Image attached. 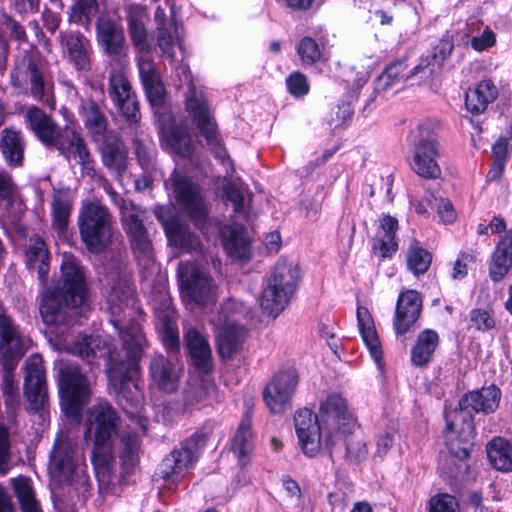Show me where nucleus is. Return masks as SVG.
I'll return each mask as SVG.
<instances>
[{
    "label": "nucleus",
    "mask_w": 512,
    "mask_h": 512,
    "mask_svg": "<svg viewBox=\"0 0 512 512\" xmlns=\"http://www.w3.org/2000/svg\"><path fill=\"white\" fill-rule=\"evenodd\" d=\"M373 61L371 57H359L356 59V64L351 67V73L355 70V77L348 76L346 81L357 88H361L369 79L372 69Z\"/></svg>",
    "instance_id": "052dcab7"
},
{
    "label": "nucleus",
    "mask_w": 512,
    "mask_h": 512,
    "mask_svg": "<svg viewBox=\"0 0 512 512\" xmlns=\"http://www.w3.org/2000/svg\"><path fill=\"white\" fill-rule=\"evenodd\" d=\"M121 417L107 401H99L88 411L86 434L93 440L92 463L97 477L105 480L115 465L114 440Z\"/></svg>",
    "instance_id": "7ed1b4c3"
},
{
    "label": "nucleus",
    "mask_w": 512,
    "mask_h": 512,
    "mask_svg": "<svg viewBox=\"0 0 512 512\" xmlns=\"http://www.w3.org/2000/svg\"><path fill=\"white\" fill-rule=\"evenodd\" d=\"M319 413L321 421L328 431L325 448L332 458L335 444L341 442L345 435L353 432L356 422L348 412L346 400L338 394L328 396L321 403Z\"/></svg>",
    "instance_id": "9b49d317"
},
{
    "label": "nucleus",
    "mask_w": 512,
    "mask_h": 512,
    "mask_svg": "<svg viewBox=\"0 0 512 512\" xmlns=\"http://www.w3.org/2000/svg\"><path fill=\"white\" fill-rule=\"evenodd\" d=\"M209 431H196L182 442L181 447L172 451L161 462L158 474L165 480H177L198 459L209 438Z\"/></svg>",
    "instance_id": "ddd939ff"
},
{
    "label": "nucleus",
    "mask_w": 512,
    "mask_h": 512,
    "mask_svg": "<svg viewBox=\"0 0 512 512\" xmlns=\"http://www.w3.org/2000/svg\"><path fill=\"white\" fill-rule=\"evenodd\" d=\"M428 512H460L458 500L447 493H438L430 498Z\"/></svg>",
    "instance_id": "680f3d73"
},
{
    "label": "nucleus",
    "mask_w": 512,
    "mask_h": 512,
    "mask_svg": "<svg viewBox=\"0 0 512 512\" xmlns=\"http://www.w3.org/2000/svg\"><path fill=\"white\" fill-rule=\"evenodd\" d=\"M178 276L182 291L193 302L203 306L214 299L213 279L196 264L190 262L179 263Z\"/></svg>",
    "instance_id": "f3484780"
},
{
    "label": "nucleus",
    "mask_w": 512,
    "mask_h": 512,
    "mask_svg": "<svg viewBox=\"0 0 512 512\" xmlns=\"http://www.w3.org/2000/svg\"><path fill=\"white\" fill-rule=\"evenodd\" d=\"M19 193V186L14 180L12 174L7 170L0 168V203L11 207Z\"/></svg>",
    "instance_id": "4d7b16f0"
},
{
    "label": "nucleus",
    "mask_w": 512,
    "mask_h": 512,
    "mask_svg": "<svg viewBox=\"0 0 512 512\" xmlns=\"http://www.w3.org/2000/svg\"><path fill=\"white\" fill-rule=\"evenodd\" d=\"M79 116L84 127L94 142H99L101 137L110 132L108 130V118L105 114L104 104H100L92 98H82L78 107Z\"/></svg>",
    "instance_id": "7c9ffc66"
},
{
    "label": "nucleus",
    "mask_w": 512,
    "mask_h": 512,
    "mask_svg": "<svg viewBox=\"0 0 512 512\" xmlns=\"http://www.w3.org/2000/svg\"><path fill=\"white\" fill-rule=\"evenodd\" d=\"M71 210L72 202L68 195L60 191L55 192L51 202L52 225L59 232H63L67 228Z\"/></svg>",
    "instance_id": "8fccbe9b"
},
{
    "label": "nucleus",
    "mask_w": 512,
    "mask_h": 512,
    "mask_svg": "<svg viewBox=\"0 0 512 512\" xmlns=\"http://www.w3.org/2000/svg\"><path fill=\"white\" fill-rule=\"evenodd\" d=\"M226 199L233 204L234 211L240 213L244 211L245 202L249 196L248 189L243 185L228 183L223 188Z\"/></svg>",
    "instance_id": "e2e57ef3"
},
{
    "label": "nucleus",
    "mask_w": 512,
    "mask_h": 512,
    "mask_svg": "<svg viewBox=\"0 0 512 512\" xmlns=\"http://www.w3.org/2000/svg\"><path fill=\"white\" fill-rule=\"evenodd\" d=\"M52 148H55L68 161L73 159L80 165L82 174L89 177L96 175V162L86 141L76 130L69 127L63 128V132L59 135Z\"/></svg>",
    "instance_id": "a211bd4d"
},
{
    "label": "nucleus",
    "mask_w": 512,
    "mask_h": 512,
    "mask_svg": "<svg viewBox=\"0 0 512 512\" xmlns=\"http://www.w3.org/2000/svg\"><path fill=\"white\" fill-rule=\"evenodd\" d=\"M25 148L26 142L21 131L13 127L1 131L0 152L8 166H23Z\"/></svg>",
    "instance_id": "473e14b6"
},
{
    "label": "nucleus",
    "mask_w": 512,
    "mask_h": 512,
    "mask_svg": "<svg viewBox=\"0 0 512 512\" xmlns=\"http://www.w3.org/2000/svg\"><path fill=\"white\" fill-rule=\"evenodd\" d=\"M472 438L462 437L458 429L453 432L446 429V445L449 456L440 469L448 478L460 480L468 473L467 459L470 455Z\"/></svg>",
    "instance_id": "aec40b11"
},
{
    "label": "nucleus",
    "mask_w": 512,
    "mask_h": 512,
    "mask_svg": "<svg viewBox=\"0 0 512 512\" xmlns=\"http://www.w3.org/2000/svg\"><path fill=\"white\" fill-rule=\"evenodd\" d=\"M440 124L436 120H425L415 130L414 156L412 167L423 178L435 179L441 170L436 162L439 155L436 130Z\"/></svg>",
    "instance_id": "9d476101"
},
{
    "label": "nucleus",
    "mask_w": 512,
    "mask_h": 512,
    "mask_svg": "<svg viewBox=\"0 0 512 512\" xmlns=\"http://www.w3.org/2000/svg\"><path fill=\"white\" fill-rule=\"evenodd\" d=\"M380 227L383 236H376L373 239V250H378L382 258L391 257L398 248L396 240V231L398 229V221L396 218L386 215L381 219Z\"/></svg>",
    "instance_id": "a19ab883"
},
{
    "label": "nucleus",
    "mask_w": 512,
    "mask_h": 512,
    "mask_svg": "<svg viewBox=\"0 0 512 512\" xmlns=\"http://www.w3.org/2000/svg\"><path fill=\"white\" fill-rule=\"evenodd\" d=\"M254 448V434L251 428V415L247 410L240 422L232 441V451L238 457L239 461L245 463L246 458L252 453Z\"/></svg>",
    "instance_id": "37998d69"
},
{
    "label": "nucleus",
    "mask_w": 512,
    "mask_h": 512,
    "mask_svg": "<svg viewBox=\"0 0 512 512\" xmlns=\"http://www.w3.org/2000/svg\"><path fill=\"white\" fill-rule=\"evenodd\" d=\"M31 339L4 314H0V364L3 367L1 390L8 413H14L20 404L18 384L13 371L31 346Z\"/></svg>",
    "instance_id": "20e7f679"
},
{
    "label": "nucleus",
    "mask_w": 512,
    "mask_h": 512,
    "mask_svg": "<svg viewBox=\"0 0 512 512\" xmlns=\"http://www.w3.org/2000/svg\"><path fill=\"white\" fill-rule=\"evenodd\" d=\"M173 319V312H167L165 315L160 316V329L162 341L166 348L170 350H177L179 348V336Z\"/></svg>",
    "instance_id": "13d9d810"
},
{
    "label": "nucleus",
    "mask_w": 512,
    "mask_h": 512,
    "mask_svg": "<svg viewBox=\"0 0 512 512\" xmlns=\"http://www.w3.org/2000/svg\"><path fill=\"white\" fill-rule=\"evenodd\" d=\"M59 391L63 410L73 416L79 415L91 396L89 380L74 364H66L60 369Z\"/></svg>",
    "instance_id": "4468645a"
},
{
    "label": "nucleus",
    "mask_w": 512,
    "mask_h": 512,
    "mask_svg": "<svg viewBox=\"0 0 512 512\" xmlns=\"http://www.w3.org/2000/svg\"><path fill=\"white\" fill-rule=\"evenodd\" d=\"M344 437H346V435ZM342 443L345 444L344 456L347 459H349L352 462H356V463H359V462L363 461L364 459H366V457L368 455V451H367L365 443H363L360 440L346 441V438H343V440L341 442H337L335 444L333 453L336 451V446L339 444H342Z\"/></svg>",
    "instance_id": "69168bd1"
},
{
    "label": "nucleus",
    "mask_w": 512,
    "mask_h": 512,
    "mask_svg": "<svg viewBox=\"0 0 512 512\" xmlns=\"http://www.w3.org/2000/svg\"><path fill=\"white\" fill-rule=\"evenodd\" d=\"M157 47L161 51V57L174 61V48L176 45L182 48L179 40L178 26L175 28H160L156 30Z\"/></svg>",
    "instance_id": "5fc2aeb1"
},
{
    "label": "nucleus",
    "mask_w": 512,
    "mask_h": 512,
    "mask_svg": "<svg viewBox=\"0 0 512 512\" xmlns=\"http://www.w3.org/2000/svg\"><path fill=\"white\" fill-rule=\"evenodd\" d=\"M127 235L136 257L143 260H150L152 258L153 249L147 228L128 233Z\"/></svg>",
    "instance_id": "6e6d98bb"
},
{
    "label": "nucleus",
    "mask_w": 512,
    "mask_h": 512,
    "mask_svg": "<svg viewBox=\"0 0 512 512\" xmlns=\"http://www.w3.org/2000/svg\"><path fill=\"white\" fill-rule=\"evenodd\" d=\"M109 67V97L127 121L138 123L141 119L139 102L126 75L125 59H112Z\"/></svg>",
    "instance_id": "f8f14e48"
},
{
    "label": "nucleus",
    "mask_w": 512,
    "mask_h": 512,
    "mask_svg": "<svg viewBox=\"0 0 512 512\" xmlns=\"http://www.w3.org/2000/svg\"><path fill=\"white\" fill-rule=\"evenodd\" d=\"M298 383L297 376L290 371L276 374L266 385L263 398L272 413H281L289 405Z\"/></svg>",
    "instance_id": "b1692460"
},
{
    "label": "nucleus",
    "mask_w": 512,
    "mask_h": 512,
    "mask_svg": "<svg viewBox=\"0 0 512 512\" xmlns=\"http://www.w3.org/2000/svg\"><path fill=\"white\" fill-rule=\"evenodd\" d=\"M137 67L146 96L153 106H161L165 99V88L154 60L149 54L137 56Z\"/></svg>",
    "instance_id": "c756f323"
},
{
    "label": "nucleus",
    "mask_w": 512,
    "mask_h": 512,
    "mask_svg": "<svg viewBox=\"0 0 512 512\" xmlns=\"http://www.w3.org/2000/svg\"><path fill=\"white\" fill-rule=\"evenodd\" d=\"M357 322L365 345L367 346L372 358L379 363L382 360L383 352L373 317L366 307L358 306Z\"/></svg>",
    "instance_id": "e433bc0d"
},
{
    "label": "nucleus",
    "mask_w": 512,
    "mask_h": 512,
    "mask_svg": "<svg viewBox=\"0 0 512 512\" xmlns=\"http://www.w3.org/2000/svg\"><path fill=\"white\" fill-rule=\"evenodd\" d=\"M176 73L180 81L188 85L186 95V110L196 124L199 133L205 138L206 145L216 158L223 163L229 160L218 132L217 124L210 106L203 92L198 90L192 81L190 68L187 64L181 63L176 67Z\"/></svg>",
    "instance_id": "39448f33"
},
{
    "label": "nucleus",
    "mask_w": 512,
    "mask_h": 512,
    "mask_svg": "<svg viewBox=\"0 0 512 512\" xmlns=\"http://www.w3.org/2000/svg\"><path fill=\"white\" fill-rule=\"evenodd\" d=\"M286 85L290 94L295 97H302L309 92L307 77L299 71L293 72L287 77Z\"/></svg>",
    "instance_id": "774afa93"
},
{
    "label": "nucleus",
    "mask_w": 512,
    "mask_h": 512,
    "mask_svg": "<svg viewBox=\"0 0 512 512\" xmlns=\"http://www.w3.org/2000/svg\"><path fill=\"white\" fill-rule=\"evenodd\" d=\"M61 286L48 290L42 297L40 314L49 326L72 325L78 314L77 309H87V289L83 268L76 258L65 254L61 263Z\"/></svg>",
    "instance_id": "f03ea898"
},
{
    "label": "nucleus",
    "mask_w": 512,
    "mask_h": 512,
    "mask_svg": "<svg viewBox=\"0 0 512 512\" xmlns=\"http://www.w3.org/2000/svg\"><path fill=\"white\" fill-rule=\"evenodd\" d=\"M406 70L407 65L402 60L390 64L379 76L377 88L386 91L395 84L405 83L417 75L421 76V73H413V68Z\"/></svg>",
    "instance_id": "a18cd8bd"
},
{
    "label": "nucleus",
    "mask_w": 512,
    "mask_h": 512,
    "mask_svg": "<svg viewBox=\"0 0 512 512\" xmlns=\"http://www.w3.org/2000/svg\"><path fill=\"white\" fill-rule=\"evenodd\" d=\"M24 121L37 139L48 148H52L59 135L63 132V128L37 106L27 108L24 114Z\"/></svg>",
    "instance_id": "cd10ccee"
},
{
    "label": "nucleus",
    "mask_w": 512,
    "mask_h": 512,
    "mask_svg": "<svg viewBox=\"0 0 512 512\" xmlns=\"http://www.w3.org/2000/svg\"><path fill=\"white\" fill-rule=\"evenodd\" d=\"M149 377L151 383L160 391L174 393L179 388L182 369L173 360L157 354L151 358Z\"/></svg>",
    "instance_id": "bb28decb"
},
{
    "label": "nucleus",
    "mask_w": 512,
    "mask_h": 512,
    "mask_svg": "<svg viewBox=\"0 0 512 512\" xmlns=\"http://www.w3.org/2000/svg\"><path fill=\"white\" fill-rule=\"evenodd\" d=\"M66 350L80 356L88 363H92L96 358H105L110 354L107 342L99 336L80 335L74 341L66 344Z\"/></svg>",
    "instance_id": "72a5a7b5"
},
{
    "label": "nucleus",
    "mask_w": 512,
    "mask_h": 512,
    "mask_svg": "<svg viewBox=\"0 0 512 512\" xmlns=\"http://www.w3.org/2000/svg\"><path fill=\"white\" fill-rule=\"evenodd\" d=\"M225 249L235 259L248 258V244L244 237V227L236 225L229 227L224 232Z\"/></svg>",
    "instance_id": "603ef678"
},
{
    "label": "nucleus",
    "mask_w": 512,
    "mask_h": 512,
    "mask_svg": "<svg viewBox=\"0 0 512 512\" xmlns=\"http://www.w3.org/2000/svg\"><path fill=\"white\" fill-rule=\"evenodd\" d=\"M432 262V254L413 241L406 252L407 268L414 275L419 276L426 273Z\"/></svg>",
    "instance_id": "3c124183"
},
{
    "label": "nucleus",
    "mask_w": 512,
    "mask_h": 512,
    "mask_svg": "<svg viewBox=\"0 0 512 512\" xmlns=\"http://www.w3.org/2000/svg\"><path fill=\"white\" fill-rule=\"evenodd\" d=\"M98 143L103 164L122 175L127 166V150L121 138L112 131L101 137Z\"/></svg>",
    "instance_id": "2f4dec72"
},
{
    "label": "nucleus",
    "mask_w": 512,
    "mask_h": 512,
    "mask_svg": "<svg viewBox=\"0 0 512 512\" xmlns=\"http://www.w3.org/2000/svg\"><path fill=\"white\" fill-rule=\"evenodd\" d=\"M500 389L494 385L465 394L459 401V410L446 415L447 430H459L462 437L474 436V424L471 412L491 413L499 405Z\"/></svg>",
    "instance_id": "1a4fd4ad"
},
{
    "label": "nucleus",
    "mask_w": 512,
    "mask_h": 512,
    "mask_svg": "<svg viewBox=\"0 0 512 512\" xmlns=\"http://www.w3.org/2000/svg\"><path fill=\"white\" fill-rule=\"evenodd\" d=\"M76 442L64 431H59L55 437L49 454L48 469L58 481H67L76 468Z\"/></svg>",
    "instance_id": "412c9836"
},
{
    "label": "nucleus",
    "mask_w": 512,
    "mask_h": 512,
    "mask_svg": "<svg viewBox=\"0 0 512 512\" xmlns=\"http://www.w3.org/2000/svg\"><path fill=\"white\" fill-rule=\"evenodd\" d=\"M454 44L449 36L443 37L433 48V51L422 57L419 64L413 67V73H421L419 79H427L439 69L451 54Z\"/></svg>",
    "instance_id": "c9c22d12"
},
{
    "label": "nucleus",
    "mask_w": 512,
    "mask_h": 512,
    "mask_svg": "<svg viewBox=\"0 0 512 512\" xmlns=\"http://www.w3.org/2000/svg\"><path fill=\"white\" fill-rule=\"evenodd\" d=\"M98 8L97 0H76L71 7L70 21L88 29Z\"/></svg>",
    "instance_id": "864d4df0"
},
{
    "label": "nucleus",
    "mask_w": 512,
    "mask_h": 512,
    "mask_svg": "<svg viewBox=\"0 0 512 512\" xmlns=\"http://www.w3.org/2000/svg\"><path fill=\"white\" fill-rule=\"evenodd\" d=\"M427 202L430 204L431 208H437V213L443 223L450 224L456 219V212L448 199H438L431 195Z\"/></svg>",
    "instance_id": "338daca9"
},
{
    "label": "nucleus",
    "mask_w": 512,
    "mask_h": 512,
    "mask_svg": "<svg viewBox=\"0 0 512 512\" xmlns=\"http://www.w3.org/2000/svg\"><path fill=\"white\" fill-rule=\"evenodd\" d=\"M11 481L22 512H42L35 498L30 479L20 476Z\"/></svg>",
    "instance_id": "09e8293b"
},
{
    "label": "nucleus",
    "mask_w": 512,
    "mask_h": 512,
    "mask_svg": "<svg viewBox=\"0 0 512 512\" xmlns=\"http://www.w3.org/2000/svg\"><path fill=\"white\" fill-rule=\"evenodd\" d=\"M303 65L312 66L321 58V51L318 43L311 37H303L296 47Z\"/></svg>",
    "instance_id": "bf43d9fd"
},
{
    "label": "nucleus",
    "mask_w": 512,
    "mask_h": 512,
    "mask_svg": "<svg viewBox=\"0 0 512 512\" xmlns=\"http://www.w3.org/2000/svg\"><path fill=\"white\" fill-rule=\"evenodd\" d=\"M81 241L93 254L104 252L113 242L116 229L109 208L98 201H83L77 220Z\"/></svg>",
    "instance_id": "423d86ee"
},
{
    "label": "nucleus",
    "mask_w": 512,
    "mask_h": 512,
    "mask_svg": "<svg viewBox=\"0 0 512 512\" xmlns=\"http://www.w3.org/2000/svg\"><path fill=\"white\" fill-rule=\"evenodd\" d=\"M497 95L498 90L494 83L490 79H484L475 88L467 91L465 106L471 113L480 114L496 99Z\"/></svg>",
    "instance_id": "58836bf2"
},
{
    "label": "nucleus",
    "mask_w": 512,
    "mask_h": 512,
    "mask_svg": "<svg viewBox=\"0 0 512 512\" xmlns=\"http://www.w3.org/2000/svg\"><path fill=\"white\" fill-rule=\"evenodd\" d=\"M440 338L438 333L432 329H424L416 339L411 349V362L417 367L427 366L439 346Z\"/></svg>",
    "instance_id": "4c0bfd02"
},
{
    "label": "nucleus",
    "mask_w": 512,
    "mask_h": 512,
    "mask_svg": "<svg viewBox=\"0 0 512 512\" xmlns=\"http://www.w3.org/2000/svg\"><path fill=\"white\" fill-rule=\"evenodd\" d=\"M512 261L510 258L493 252L489 263V277L493 282H499L508 274Z\"/></svg>",
    "instance_id": "0e129e2a"
},
{
    "label": "nucleus",
    "mask_w": 512,
    "mask_h": 512,
    "mask_svg": "<svg viewBox=\"0 0 512 512\" xmlns=\"http://www.w3.org/2000/svg\"><path fill=\"white\" fill-rule=\"evenodd\" d=\"M103 281L106 286L107 303L115 317L112 323L120 328V337L128 357L127 364H115L109 370V384L118 403L124 409H137L142 404V394L134 377L138 373V361L146 346V338L138 322L121 327V312L130 309L134 304V291L123 262H117L115 271L109 272Z\"/></svg>",
    "instance_id": "f257e3e1"
},
{
    "label": "nucleus",
    "mask_w": 512,
    "mask_h": 512,
    "mask_svg": "<svg viewBox=\"0 0 512 512\" xmlns=\"http://www.w3.org/2000/svg\"><path fill=\"white\" fill-rule=\"evenodd\" d=\"M11 83L15 88L26 86L27 93L35 100L55 109L54 83L44 72V64L36 52L26 53L16 61L11 72Z\"/></svg>",
    "instance_id": "0eeeda50"
},
{
    "label": "nucleus",
    "mask_w": 512,
    "mask_h": 512,
    "mask_svg": "<svg viewBox=\"0 0 512 512\" xmlns=\"http://www.w3.org/2000/svg\"><path fill=\"white\" fill-rule=\"evenodd\" d=\"M231 304H225L211 317L210 322L219 331L217 335V352L223 360H231L243 349L247 338L246 329L235 323L228 314Z\"/></svg>",
    "instance_id": "dca6fc26"
},
{
    "label": "nucleus",
    "mask_w": 512,
    "mask_h": 512,
    "mask_svg": "<svg viewBox=\"0 0 512 512\" xmlns=\"http://www.w3.org/2000/svg\"><path fill=\"white\" fill-rule=\"evenodd\" d=\"M96 39L103 51L114 59H125V36L122 25L107 14L96 22Z\"/></svg>",
    "instance_id": "5701e85b"
},
{
    "label": "nucleus",
    "mask_w": 512,
    "mask_h": 512,
    "mask_svg": "<svg viewBox=\"0 0 512 512\" xmlns=\"http://www.w3.org/2000/svg\"><path fill=\"white\" fill-rule=\"evenodd\" d=\"M127 21L129 36L133 45L140 54H149L151 45L147 39L143 12L138 8L130 9Z\"/></svg>",
    "instance_id": "c03bdc74"
},
{
    "label": "nucleus",
    "mask_w": 512,
    "mask_h": 512,
    "mask_svg": "<svg viewBox=\"0 0 512 512\" xmlns=\"http://www.w3.org/2000/svg\"><path fill=\"white\" fill-rule=\"evenodd\" d=\"M176 202L191 217L197 226L204 224L208 210L201 188L184 173L174 170L168 179Z\"/></svg>",
    "instance_id": "2eb2a0df"
},
{
    "label": "nucleus",
    "mask_w": 512,
    "mask_h": 512,
    "mask_svg": "<svg viewBox=\"0 0 512 512\" xmlns=\"http://www.w3.org/2000/svg\"><path fill=\"white\" fill-rule=\"evenodd\" d=\"M120 216L126 234L146 229L147 212L132 201L121 202Z\"/></svg>",
    "instance_id": "de8ad7c7"
},
{
    "label": "nucleus",
    "mask_w": 512,
    "mask_h": 512,
    "mask_svg": "<svg viewBox=\"0 0 512 512\" xmlns=\"http://www.w3.org/2000/svg\"><path fill=\"white\" fill-rule=\"evenodd\" d=\"M487 457L498 471H512V444L501 437H495L486 445Z\"/></svg>",
    "instance_id": "79ce46f5"
},
{
    "label": "nucleus",
    "mask_w": 512,
    "mask_h": 512,
    "mask_svg": "<svg viewBox=\"0 0 512 512\" xmlns=\"http://www.w3.org/2000/svg\"><path fill=\"white\" fill-rule=\"evenodd\" d=\"M165 141L174 153L184 158L191 157L194 152L192 137L184 126L172 127L165 135Z\"/></svg>",
    "instance_id": "49530a36"
},
{
    "label": "nucleus",
    "mask_w": 512,
    "mask_h": 512,
    "mask_svg": "<svg viewBox=\"0 0 512 512\" xmlns=\"http://www.w3.org/2000/svg\"><path fill=\"white\" fill-rule=\"evenodd\" d=\"M24 395L31 411L43 410L48 403L45 370L42 357L38 354L25 361Z\"/></svg>",
    "instance_id": "6ab92c4d"
},
{
    "label": "nucleus",
    "mask_w": 512,
    "mask_h": 512,
    "mask_svg": "<svg viewBox=\"0 0 512 512\" xmlns=\"http://www.w3.org/2000/svg\"><path fill=\"white\" fill-rule=\"evenodd\" d=\"M63 54L78 72L88 73L92 68V45L80 32L61 31L58 35Z\"/></svg>",
    "instance_id": "4be33fe9"
},
{
    "label": "nucleus",
    "mask_w": 512,
    "mask_h": 512,
    "mask_svg": "<svg viewBox=\"0 0 512 512\" xmlns=\"http://www.w3.org/2000/svg\"><path fill=\"white\" fill-rule=\"evenodd\" d=\"M185 345L193 364L203 372L210 371L211 348L207 339L197 329L189 328L185 333Z\"/></svg>",
    "instance_id": "f704fd0d"
},
{
    "label": "nucleus",
    "mask_w": 512,
    "mask_h": 512,
    "mask_svg": "<svg viewBox=\"0 0 512 512\" xmlns=\"http://www.w3.org/2000/svg\"><path fill=\"white\" fill-rule=\"evenodd\" d=\"M295 430L303 453L316 456L321 449V428L317 415L309 409H300L294 416Z\"/></svg>",
    "instance_id": "393cba45"
},
{
    "label": "nucleus",
    "mask_w": 512,
    "mask_h": 512,
    "mask_svg": "<svg viewBox=\"0 0 512 512\" xmlns=\"http://www.w3.org/2000/svg\"><path fill=\"white\" fill-rule=\"evenodd\" d=\"M25 256L28 269L35 270L38 278L45 281L49 271V253L44 240L40 236L33 235L30 237Z\"/></svg>",
    "instance_id": "ea45409f"
},
{
    "label": "nucleus",
    "mask_w": 512,
    "mask_h": 512,
    "mask_svg": "<svg viewBox=\"0 0 512 512\" xmlns=\"http://www.w3.org/2000/svg\"><path fill=\"white\" fill-rule=\"evenodd\" d=\"M299 280L300 270L295 264L286 260L278 261L260 298L263 312L278 316L289 304Z\"/></svg>",
    "instance_id": "6e6552de"
},
{
    "label": "nucleus",
    "mask_w": 512,
    "mask_h": 512,
    "mask_svg": "<svg viewBox=\"0 0 512 512\" xmlns=\"http://www.w3.org/2000/svg\"><path fill=\"white\" fill-rule=\"evenodd\" d=\"M422 311V298L416 290L402 291L397 299L393 328L396 335H404L417 322Z\"/></svg>",
    "instance_id": "a878e982"
},
{
    "label": "nucleus",
    "mask_w": 512,
    "mask_h": 512,
    "mask_svg": "<svg viewBox=\"0 0 512 512\" xmlns=\"http://www.w3.org/2000/svg\"><path fill=\"white\" fill-rule=\"evenodd\" d=\"M164 212L163 208L155 209V216L162 223L168 240L183 251L197 250L200 247L198 236L179 217L166 218Z\"/></svg>",
    "instance_id": "c85d7f7f"
}]
</instances>
